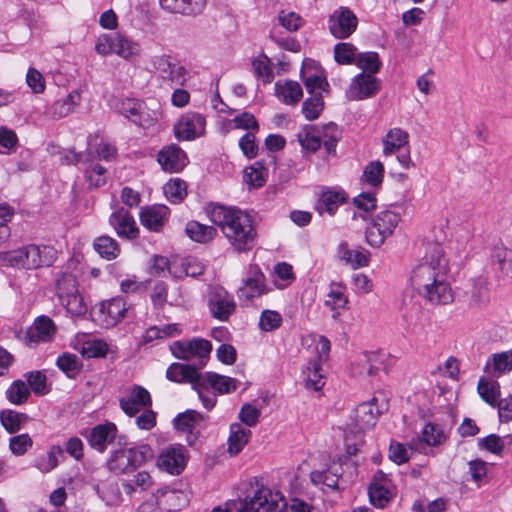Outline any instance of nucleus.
<instances>
[{
  "label": "nucleus",
  "mask_w": 512,
  "mask_h": 512,
  "mask_svg": "<svg viewBox=\"0 0 512 512\" xmlns=\"http://www.w3.org/2000/svg\"><path fill=\"white\" fill-rule=\"evenodd\" d=\"M174 357L183 360L198 358L201 366H204L212 350L210 341L203 338L191 340H178L170 345Z\"/></svg>",
  "instance_id": "obj_8"
},
{
  "label": "nucleus",
  "mask_w": 512,
  "mask_h": 512,
  "mask_svg": "<svg viewBox=\"0 0 512 512\" xmlns=\"http://www.w3.org/2000/svg\"><path fill=\"white\" fill-rule=\"evenodd\" d=\"M324 109V101L320 92L307 98L302 105V113L309 121L317 119Z\"/></svg>",
  "instance_id": "obj_58"
},
{
  "label": "nucleus",
  "mask_w": 512,
  "mask_h": 512,
  "mask_svg": "<svg viewBox=\"0 0 512 512\" xmlns=\"http://www.w3.org/2000/svg\"><path fill=\"white\" fill-rule=\"evenodd\" d=\"M186 235L198 243H208L217 235V229L214 226L205 225L198 221L191 220L185 227Z\"/></svg>",
  "instance_id": "obj_35"
},
{
  "label": "nucleus",
  "mask_w": 512,
  "mask_h": 512,
  "mask_svg": "<svg viewBox=\"0 0 512 512\" xmlns=\"http://www.w3.org/2000/svg\"><path fill=\"white\" fill-rule=\"evenodd\" d=\"M491 260L496 271L512 278V249L496 246L492 251Z\"/></svg>",
  "instance_id": "obj_38"
},
{
  "label": "nucleus",
  "mask_w": 512,
  "mask_h": 512,
  "mask_svg": "<svg viewBox=\"0 0 512 512\" xmlns=\"http://www.w3.org/2000/svg\"><path fill=\"white\" fill-rule=\"evenodd\" d=\"M409 135L401 128L390 129L383 138V154L390 156L400 152L408 144Z\"/></svg>",
  "instance_id": "obj_33"
},
{
  "label": "nucleus",
  "mask_w": 512,
  "mask_h": 512,
  "mask_svg": "<svg viewBox=\"0 0 512 512\" xmlns=\"http://www.w3.org/2000/svg\"><path fill=\"white\" fill-rule=\"evenodd\" d=\"M33 446V440L28 433L15 435L9 439V450L15 456H23Z\"/></svg>",
  "instance_id": "obj_63"
},
{
  "label": "nucleus",
  "mask_w": 512,
  "mask_h": 512,
  "mask_svg": "<svg viewBox=\"0 0 512 512\" xmlns=\"http://www.w3.org/2000/svg\"><path fill=\"white\" fill-rule=\"evenodd\" d=\"M186 465V457L182 447H169L165 449L158 459V466L162 470L179 475Z\"/></svg>",
  "instance_id": "obj_26"
},
{
  "label": "nucleus",
  "mask_w": 512,
  "mask_h": 512,
  "mask_svg": "<svg viewBox=\"0 0 512 512\" xmlns=\"http://www.w3.org/2000/svg\"><path fill=\"white\" fill-rule=\"evenodd\" d=\"M55 292L62 306L73 316H83L87 306L79 292L77 275L67 266L55 276Z\"/></svg>",
  "instance_id": "obj_3"
},
{
  "label": "nucleus",
  "mask_w": 512,
  "mask_h": 512,
  "mask_svg": "<svg viewBox=\"0 0 512 512\" xmlns=\"http://www.w3.org/2000/svg\"><path fill=\"white\" fill-rule=\"evenodd\" d=\"M208 308L215 319L227 321L236 310V302L228 291L221 286H216L209 292Z\"/></svg>",
  "instance_id": "obj_12"
},
{
  "label": "nucleus",
  "mask_w": 512,
  "mask_h": 512,
  "mask_svg": "<svg viewBox=\"0 0 512 512\" xmlns=\"http://www.w3.org/2000/svg\"><path fill=\"white\" fill-rule=\"evenodd\" d=\"M24 269H37L51 266L56 259V250L51 246L30 244L21 247Z\"/></svg>",
  "instance_id": "obj_15"
},
{
  "label": "nucleus",
  "mask_w": 512,
  "mask_h": 512,
  "mask_svg": "<svg viewBox=\"0 0 512 512\" xmlns=\"http://www.w3.org/2000/svg\"><path fill=\"white\" fill-rule=\"evenodd\" d=\"M114 54L125 60H131L140 55V45L121 34H115Z\"/></svg>",
  "instance_id": "obj_43"
},
{
  "label": "nucleus",
  "mask_w": 512,
  "mask_h": 512,
  "mask_svg": "<svg viewBox=\"0 0 512 512\" xmlns=\"http://www.w3.org/2000/svg\"><path fill=\"white\" fill-rule=\"evenodd\" d=\"M368 494L373 506L378 508L385 507L391 500L393 492L391 490V480L381 470H378L369 486Z\"/></svg>",
  "instance_id": "obj_19"
},
{
  "label": "nucleus",
  "mask_w": 512,
  "mask_h": 512,
  "mask_svg": "<svg viewBox=\"0 0 512 512\" xmlns=\"http://www.w3.org/2000/svg\"><path fill=\"white\" fill-rule=\"evenodd\" d=\"M357 55V48L351 43L340 42L334 46V59L338 64H355Z\"/></svg>",
  "instance_id": "obj_55"
},
{
  "label": "nucleus",
  "mask_w": 512,
  "mask_h": 512,
  "mask_svg": "<svg viewBox=\"0 0 512 512\" xmlns=\"http://www.w3.org/2000/svg\"><path fill=\"white\" fill-rule=\"evenodd\" d=\"M157 161L166 172L178 173L186 167L187 154L177 144L164 146L157 155Z\"/></svg>",
  "instance_id": "obj_17"
},
{
  "label": "nucleus",
  "mask_w": 512,
  "mask_h": 512,
  "mask_svg": "<svg viewBox=\"0 0 512 512\" xmlns=\"http://www.w3.org/2000/svg\"><path fill=\"white\" fill-rule=\"evenodd\" d=\"M301 79L308 93L315 95L325 91L329 86L319 64L312 59H305L301 68Z\"/></svg>",
  "instance_id": "obj_18"
},
{
  "label": "nucleus",
  "mask_w": 512,
  "mask_h": 512,
  "mask_svg": "<svg viewBox=\"0 0 512 512\" xmlns=\"http://www.w3.org/2000/svg\"><path fill=\"white\" fill-rule=\"evenodd\" d=\"M345 291L346 286L342 282H332L325 305L332 310L345 309L348 304V297Z\"/></svg>",
  "instance_id": "obj_46"
},
{
  "label": "nucleus",
  "mask_w": 512,
  "mask_h": 512,
  "mask_svg": "<svg viewBox=\"0 0 512 512\" xmlns=\"http://www.w3.org/2000/svg\"><path fill=\"white\" fill-rule=\"evenodd\" d=\"M57 367L69 378H75L81 371L82 363L79 357L72 353H63L57 358Z\"/></svg>",
  "instance_id": "obj_49"
},
{
  "label": "nucleus",
  "mask_w": 512,
  "mask_h": 512,
  "mask_svg": "<svg viewBox=\"0 0 512 512\" xmlns=\"http://www.w3.org/2000/svg\"><path fill=\"white\" fill-rule=\"evenodd\" d=\"M448 261L440 243L427 245L422 261L413 268L410 283L431 304L447 305L454 300L448 282Z\"/></svg>",
  "instance_id": "obj_1"
},
{
  "label": "nucleus",
  "mask_w": 512,
  "mask_h": 512,
  "mask_svg": "<svg viewBox=\"0 0 512 512\" xmlns=\"http://www.w3.org/2000/svg\"><path fill=\"white\" fill-rule=\"evenodd\" d=\"M253 71L257 77L262 78L264 83H271L274 73L270 59L266 55H260L252 61Z\"/></svg>",
  "instance_id": "obj_61"
},
{
  "label": "nucleus",
  "mask_w": 512,
  "mask_h": 512,
  "mask_svg": "<svg viewBox=\"0 0 512 512\" xmlns=\"http://www.w3.org/2000/svg\"><path fill=\"white\" fill-rule=\"evenodd\" d=\"M357 26L358 18L348 7L337 8L328 18V29L336 39L349 38Z\"/></svg>",
  "instance_id": "obj_11"
},
{
  "label": "nucleus",
  "mask_w": 512,
  "mask_h": 512,
  "mask_svg": "<svg viewBox=\"0 0 512 512\" xmlns=\"http://www.w3.org/2000/svg\"><path fill=\"white\" fill-rule=\"evenodd\" d=\"M446 439V432L438 424L427 423L422 430V440L429 446H438Z\"/></svg>",
  "instance_id": "obj_59"
},
{
  "label": "nucleus",
  "mask_w": 512,
  "mask_h": 512,
  "mask_svg": "<svg viewBox=\"0 0 512 512\" xmlns=\"http://www.w3.org/2000/svg\"><path fill=\"white\" fill-rule=\"evenodd\" d=\"M81 96L78 92L73 91L66 97L61 98L51 106V114L54 117L62 118L72 113L77 105H79Z\"/></svg>",
  "instance_id": "obj_44"
},
{
  "label": "nucleus",
  "mask_w": 512,
  "mask_h": 512,
  "mask_svg": "<svg viewBox=\"0 0 512 512\" xmlns=\"http://www.w3.org/2000/svg\"><path fill=\"white\" fill-rule=\"evenodd\" d=\"M117 427L114 423L98 424L93 427L87 436L89 445L100 453H103L116 437Z\"/></svg>",
  "instance_id": "obj_22"
},
{
  "label": "nucleus",
  "mask_w": 512,
  "mask_h": 512,
  "mask_svg": "<svg viewBox=\"0 0 512 512\" xmlns=\"http://www.w3.org/2000/svg\"><path fill=\"white\" fill-rule=\"evenodd\" d=\"M31 392L23 380L13 381L5 392L6 399L14 405H22L28 401Z\"/></svg>",
  "instance_id": "obj_47"
},
{
  "label": "nucleus",
  "mask_w": 512,
  "mask_h": 512,
  "mask_svg": "<svg viewBox=\"0 0 512 512\" xmlns=\"http://www.w3.org/2000/svg\"><path fill=\"white\" fill-rule=\"evenodd\" d=\"M274 273L281 282H275V286L279 289H284L289 286L294 280L295 275L292 265L281 262L275 265Z\"/></svg>",
  "instance_id": "obj_64"
},
{
  "label": "nucleus",
  "mask_w": 512,
  "mask_h": 512,
  "mask_svg": "<svg viewBox=\"0 0 512 512\" xmlns=\"http://www.w3.org/2000/svg\"><path fill=\"white\" fill-rule=\"evenodd\" d=\"M275 92L278 99L287 105H296L303 97L301 85L293 80L277 81Z\"/></svg>",
  "instance_id": "obj_30"
},
{
  "label": "nucleus",
  "mask_w": 512,
  "mask_h": 512,
  "mask_svg": "<svg viewBox=\"0 0 512 512\" xmlns=\"http://www.w3.org/2000/svg\"><path fill=\"white\" fill-rule=\"evenodd\" d=\"M342 471L340 465H332L325 471H312L310 479L316 485L323 484L327 488L335 490L338 488Z\"/></svg>",
  "instance_id": "obj_39"
},
{
  "label": "nucleus",
  "mask_w": 512,
  "mask_h": 512,
  "mask_svg": "<svg viewBox=\"0 0 512 512\" xmlns=\"http://www.w3.org/2000/svg\"><path fill=\"white\" fill-rule=\"evenodd\" d=\"M170 216V209L165 205L146 206L141 209L140 222L148 230L159 232Z\"/></svg>",
  "instance_id": "obj_21"
},
{
  "label": "nucleus",
  "mask_w": 512,
  "mask_h": 512,
  "mask_svg": "<svg viewBox=\"0 0 512 512\" xmlns=\"http://www.w3.org/2000/svg\"><path fill=\"white\" fill-rule=\"evenodd\" d=\"M400 221V214L391 210L380 211L367 228V242L373 247H380L394 233Z\"/></svg>",
  "instance_id": "obj_6"
},
{
  "label": "nucleus",
  "mask_w": 512,
  "mask_h": 512,
  "mask_svg": "<svg viewBox=\"0 0 512 512\" xmlns=\"http://www.w3.org/2000/svg\"><path fill=\"white\" fill-rule=\"evenodd\" d=\"M512 370V351L495 353L488 359L485 365L487 373L493 372L494 377H499Z\"/></svg>",
  "instance_id": "obj_41"
},
{
  "label": "nucleus",
  "mask_w": 512,
  "mask_h": 512,
  "mask_svg": "<svg viewBox=\"0 0 512 512\" xmlns=\"http://www.w3.org/2000/svg\"><path fill=\"white\" fill-rule=\"evenodd\" d=\"M56 332V326L48 316H39L31 327L25 332V343L28 346L38 344L39 342H47L52 339Z\"/></svg>",
  "instance_id": "obj_20"
},
{
  "label": "nucleus",
  "mask_w": 512,
  "mask_h": 512,
  "mask_svg": "<svg viewBox=\"0 0 512 512\" xmlns=\"http://www.w3.org/2000/svg\"><path fill=\"white\" fill-rule=\"evenodd\" d=\"M380 89L381 84L379 79L374 75L362 72L352 79L346 95L349 100L359 101L374 97Z\"/></svg>",
  "instance_id": "obj_13"
},
{
  "label": "nucleus",
  "mask_w": 512,
  "mask_h": 512,
  "mask_svg": "<svg viewBox=\"0 0 512 512\" xmlns=\"http://www.w3.org/2000/svg\"><path fill=\"white\" fill-rule=\"evenodd\" d=\"M85 179L92 188H99L107 182V169L99 163L90 162L85 168Z\"/></svg>",
  "instance_id": "obj_52"
},
{
  "label": "nucleus",
  "mask_w": 512,
  "mask_h": 512,
  "mask_svg": "<svg viewBox=\"0 0 512 512\" xmlns=\"http://www.w3.org/2000/svg\"><path fill=\"white\" fill-rule=\"evenodd\" d=\"M271 291L266 283V277L257 264H250L247 268L243 285L237 290L240 301L250 302L254 298L265 295Z\"/></svg>",
  "instance_id": "obj_7"
},
{
  "label": "nucleus",
  "mask_w": 512,
  "mask_h": 512,
  "mask_svg": "<svg viewBox=\"0 0 512 512\" xmlns=\"http://www.w3.org/2000/svg\"><path fill=\"white\" fill-rule=\"evenodd\" d=\"M153 458V450L147 444L129 449L113 451L107 461V468L116 475L129 474Z\"/></svg>",
  "instance_id": "obj_4"
},
{
  "label": "nucleus",
  "mask_w": 512,
  "mask_h": 512,
  "mask_svg": "<svg viewBox=\"0 0 512 512\" xmlns=\"http://www.w3.org/2000/svg\"><path fill=\"white\" fill-rule=\"evenodd\" d=\"M127 311L126 301L122 297H115L101 303L99 314L106 327L116 325Z\"/></svg>",
  "instance_id": "obj_27"
},
{
  "label": "nucleus",
  "mask_w": 512,
  "mask_h": 512,
  "mask_svg": "<svg viewBox=\"0 0 512 512\" xmlns=\"http://www.w3.org/2000/svg\"><path fill=\"white\" fill-rule=\"evenodd\" d=\"M207 0H159L161 7L171 13L197 15L205 8Z\"/></svg>",
  "instance_id": "obj_29"
},
{
  "label": "nucleus",
  "mask_w": 512,
  "mask_h": 512,
  "mask_svg": "<svg viewBox=\"0 0 512 512\" xmlns=\"http://www.w3.org/2000/svg\"><path fill=\"white\" fill-rule=\"evenodd\" d=\"M254 497L263 512H282L287 507L284 496L266 486L258 488Z\"/></svg>",
  "instance_id": "obj_24"
},
{
  "label": "nucleus",
  "mask_w": 512,
  "mask_h": 512,
  "mask_svg": "<svg viewBox=\"0 0 512 512\" xmlns=\"http://www.w3.org/2000/svg\"><path fill=\"white\" fill-rule=\"evenodd\" d=\"M63 455V449L59 445H53L46 454L36 459L35 466L42 472L48 473L58 465V459Z\"/></svg>",
  "instance_id": "obj_48"
},
{
  "label": "nucleus",
  "mask_w": 512,
  "mask_h": 512,
  "mask_svg": "<svg viewBox=\"0 0 512 512\" xmlns=\"http://www.w3.org/2000/svg\"><path fill=\"white\" fill-rule=\"evenodd\" d=\"M164 193L171 203L179 204L187 196L186 182L180 178L171 179L164 185Z\"/></svg>",
  "instance_id": "obj_51"
},
{
  "label": "nucleus",
  "mask_w": 512,
  "mask_h": 512,
  "mask_svg": "<svg viewBox=\"0 0 512 512\" xmlns=\"http://www.w3.org/2000/svg\"><path fill=\"white\" fill-rule=\"evenodd\" d=\"M205 126L203 115L189 111L182 114L174 124V136L179 141H191L205 134Z\"/></svg>",
  "instance_id": "obj_9"
},
{
  "label": "nucleus",
  "mask_w": 512,
  "mask_h": 512,
  "mask_svg": "<svg viewBox=\"0 0 512 512\" xmlns=\"http://www.w3.org/2000/svg\"><path fill=\"white\" fill-rule=\"evenodd\" d=\"M251 436V431L244 428L240 423L230 425V435L228 438V452L231 455H237L242 451Z\"/></svg>",
  "instance_id": "obj_36"
},
{
  "label": "nucleus",
  "mask_w": 512,
  "mask_h": 512,
  "mask_svg": "<svg viewBox=\"0 0 512 512\" xmlns=\"http://www.w3.org/2000/svg\"><path fill=\"white\" fill-rule=\"evenodd\" d=\"M110 107L142 128L151 127L157 122L156 113H150L146 103L137 98L113 97L110 100Z\"/></svg>",
  "instance_id": "obj_5"
},
{
  "label": "nucleus",
  "mask_w": 512,
  "mask_h": 512,
  "mask_svg": "<svg viewBox=\"0 0 512 512\" xmlns=\"http://www.w3.org/2000/svg\"><path fill=\"white\" fill-rule=\"evenodd\" d=\"M192 388L197 392L199 399L207 410H212L215 407L217 402L216 393L210 390L211 387L205 385L202 375L192 385Z\"/></svg>",
  "instance_id": "obj_60"
},
{
  "label": "nucleus",
  "mask_w": 512,
  "mask_h": 512,
  "mask_svg": "<svg viewBox=\"0 0 512 512\" xmlns=\"http://www.w3.org/2000/svg\"><path fill=\"white\" fill-rule=\"evenodd\" d=\"M93 249L96 253L105 260L116 259L121 252L119 243L111 236L101 235L94 239Z\"/></svg>",
  "instance_id": "obj_34"
},
{
  "label": "nucleus",
  "mask_w": 512,
  "mask_h": 512,
  "mask_svg": "<svg viewBox=\"0 0 512 512\" xmlns=\"http://www.w3.org/2000/svg\"><path fill=\"white\" fill-rule=\"evenodd\" d=\"M355 65L363 70L366 74L373 75L381 68V61L377 52L358 53Z\"/></svg>",
  "instance_id": "obj_54"
},
{
  "label": "nucleus",
  "mask_w": 512,
  "mask_h": 512,
  "mask_svg": "<svg viewBox=\"0 0 512 512\" xmlns=\"http://www.w3.org/2000/svg\"><path fill=\"white\" fill-rule=\"evenodd\" d=\"M28 382L30 392L38 396H43L49 393L50 389L47 385V377L42 371H31L24 374Z\"/></svg>",
  "instance_id": "obj_56"
},
{
  "label": "nucleus",
  "mask_w": 512,
  "mask_h": 512,
  "mask_svg": "<svg viewBox=\"0 0 512 512\" xmlns=\"http://www.w3.org/2000/svg\"><path fill=\"white\" fill-rule=\"evenodd\" d=\"M153 68L159 73L160 77L167 81L170 87L183 86L188 79V71L179 63L172 62L170 56L162 54L155 55L151 59Z\"/></svg>",
  "instance_id": "obj_10"
},
{
  "label": "nucleus",
  "mask_w": 512,
  "mask_h": 512,
  "mask_svg": "<svg viewBox=\"0 0 512 512\" xmlns=\"http://www.w3.org/2000/svg\"><path fill=\"white\" fill-rule=\"evenodd\" d=\"M302 149L314 153L321 147L320 130L315 126H310L303 133L298 135Z\"/></svg>",
  "instance_id": "obj_57"
},
{
  "label": "nucleus",
  "mask_w": 512,
  "mask_h": 512,
  "mask_svg": "<svg viewBox=\"0 0 512 512\" xmlns=\"http://www.w3.org/2000/svg\"><path fill=\"white\" fill-rule=\"evenodd\" d=\"M204 421V416L196 410H186L183 413L178 414L174 420V427L182 432H186L196 439L194 434L195 426Z\"/></svg>",
  "instance_id": "obj_40"
},
{
  "label": "nucleus",
  "mask_w": 512,
  "mask_h": 512,
  "mask_svg": "<svg viewBox=\"0 0 512 512\" xmlns=\"http://www.w3.org/2000/svg\"><path fill=\"white\" fill-rule=\"evenodd\" d=\"M119 405L126 415L133 417L141 410L150 408L152 405V398L146 388L140 385H133L129 394L120 398Z\"/></svg>",
  "instance_id": "obj_16"
},
{
  "label": "nucleus",
  "mask_w": 512,
  "mask_h": 512,
  "mask_svg": "<svg viewBox=\"0 0 512 512\" xmlns=\"http://www.w3.org/2000/svg\"><path fill=\"white\" fill-rule=\"evenodd\" d=\"M202 374L191 365L172 363L166 371L168 380L177 383H190L193 385Z\"/></svg>",
  "instance_id": "obj_31"
},
{
  "label": "nucleus",
  "mask_w": 512,
  "mask_h": 512,
  "mask_svg": "<svg viewBox=\"0 0 512 512\" xmlns=\"http://www.w3.org/2000/svg\"><path fill=\"white\" fill-rule=\"evenodd\" d=\"M109 224L121 239L134 240L139 236L140 230L133 215L124 207H118L111 213Z\"/></svg>",
  "instance_id": "obj_14"
},
{
  "label": "nucleus",
  "mask_w": 512,
  "mask_h": 512,
  "mask_svg": "<svg viewBox=\"0 0 512 512\" xmlns=\"http://www.w3.org/2000/svg\"><path fill=\"white\" fill-rule=\"evenodd\" d=\"M28 420L27 414L12 409H4L0 412V423L10 434L17 433Z\"/></svg>",
  "instance_id": "obj_42"
},
{
  "label": "nucleus",
  "mask_w": 512,
  "mask_h": 512,
  "mask_svg": "<svg viewBox=\"0 0 512 512\" xmlns=\"http://www.w3.org/2000/svg\"><path fill=\"white\" fill-rule=\"evenodd\" d=\"M205 385L211 387L215 393L229 394L238 387V381L235 378L217 374L215 372H206L202 375Z\"/></svg>",
  "instance_id": "obj_32"
},
{
  "label": "nucleus",
  "mask_w": 512,
  "mask_h": 512,
  "mask_svg": "<svg viewBox=\"0 0 512 512\" xmlns=\"http://www.w3.org/2000/svg\"><path fill=\"white\" fill-rule=\"evenodd\" d=\"M268 170L261 161L254 162L251 166L245 168L244 182L252 187H262L267 179Z\"/></svg>",
  "instance_id": "obj_45"
},
{
  "label": "nucleus",
  "mask_w": 512,
  "mask_h": 512,
  "mask_svg": "<svg viewBox=\"0 0 512 512\" xmlns=\"http://www.w3.org/2000/svg\"><path fill=\"white\" fill-rule=\"evenodd\" d=\"M149 297L155 309H162L167 302L168 285L160 280L152 282Z\"/></svg>",
  "instance_id": "obj_62"
},
{
  "label": "nucleus",
  "mask_w": 512,
  "mask_h": 512,
  "mask_svg": "<svg viewBox=\"0 0 512 512\" xmlns=\"http://www.w3.org/2000/svg\"><path fill=\"white\" fill-rule=\"evenodd\" d=\"M377 399L373 397L370 401L359 404L354 411V430L364 432L376 424L380 410L376 407Z\"/></svg>",
  "instance_id": "obj_23"
},
{
  "label": "nucleus",
  "mask_w": 512,
  "mask_h": 512,
  "mask_svg": "<svg viewBox=\"0 0 512 512\" xmlns=\"http://www.w3.org/2000/svg\"><path fill=\"white\" fill-rule=\"evenodd\" d=\"M384 172V166L380 161H371L365 166L361 179L372 187H378L383 182Z\"/></svg>",
  "instance_id": "obj_53"
},
{
  "label": "nucleus",
  "mask_w": 512,
  "mask_h": 512,
  "mask_svg": "<svg viewBox=\"0 0 512 512\" xmlns=\"http://www.w3.org/2000/svg\"><path fill=\"white\" fill-rule=\"evenodd\" d=\"M207 215L236 252H248L253 248L257 230L253 216L247 211L217 204L209 207Z\"/></svg>",
  "instance_id": "obj_2"
},
{
  "label": "nucleus",
  "mask_w": 512,
  "mask_h": 512,
  "mask_svg": "<svg viewBox=\"0 0 512 512\" xmlns=\"http://www.w3.org/2000/svg\"><path fill=\"white\" fill-rule=\"evenodd\" d=\"M477 391L480 397L492 407H496L498 398L500 397V386L498 382H490L485 378H480Z\"/></svg>",
  "instance_id": "obj_50"
},
{
  "label": "nucleus",
  "mask_w": 512,
  "mask_h": 512,
  "mask_svg": "<svg viewBox=\"0 0 512 512\" xmlns=\"http://www.w3.org/2000/svg\"><path fill=\"white\" fill-rule=\"evenodd\" d=\"M347 202V195L343 190L327 189L321 192L315 204V210L323 215L333 216L338 208Z\"/></svg>",
  "instance_id": "obj_28"
},
{
  "label": "nucleus",
  "mask_w": 512,
  "mask_h": 512,
  "mask_svg": "<svg viewBox=\"0 0 512 512\" xmlns=\"http://www.w3.org/2000/svg\"><path fill=\"white\" fill-rule=\"evenodd\" d=\"M363 357L364 359L360 362L362 369L359 373H365L368 376H375L379 371L388 372L394 361V358L384 351L366 352Z\"/></svg>",
  "instance_id": "obj_25"
},
{
  "label": "nucleus",
  "mask_w": 512,
  "mask_h": 512,
  "mask_svg": "<svg viewBox=\"0 0 512 512\" xmlns=\"http://www.w3.org/2000/svg\"><path fill=\"white\" fill-rule=\"evenodd\" d=\"M320 135L321 144H323L326 154L335 157L337 144L342 137L341 128L337 124L330 122L322 126Z\"/></svg>",
  "instance_id": "obj_37"
}]
</instances>
